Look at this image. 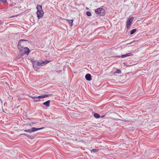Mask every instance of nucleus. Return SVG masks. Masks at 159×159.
<instances>
[{"mask_svg":"<svg viewBox=\"0 0 159 159\" xmlns=\"http://www.w3.org/2000/svg\"><path fill=\"white\" fill-rule=\"evenodd\" d=\"M37 98H38V99H39V98H42V97H41V96H37Z\"/></svg>","mask_w":159,"mask_h":159,"instance_id":"23","label":"nucleus"},{"mask_svg":"<svg viewBox=\"0 0 159 159\" xmlns=\"http://www.w3.org/2000/svg\"><path fill=\"white\" fill-rule=\"evenodd\" d=\"M94 116L96 118H98L100 117V115L98 113H95L94 115Z\"/></svg>","mask_w":159,"mask_h":159,"instance_id":"13","label":"nucleus"},{"mask_svg":"<svg viewBox=\"0 0 159 159\" xmlns=\"http://www.w3.org/2000/svg\"><path fill=\"white\" fill-rule=\"evenodd\" d=\"M30 97L32 98L34 100V99H35L36 98V97H35V96H30Z\"/></svg>","mask_w":159,"mask_h":159,"instance_id":"22","label":"nucleus"},{"mask_svg":"<svg viewBox=\"0 0 159 159\" xmlns=\"http://www.w3.org/2000/svg\"><path fill=\"white\" fill-rule=\"evenodd\" d=\"M34 101L35 102H38L40 101V100L39 99H38V98H37V97H36V98L34 99Z\"/></svg>","mask_w":159,"mask_h":159,"instance_id":"20","label":"nucleus"},{"mask_svg":"<svg viewBox=\"0 0 159 159\" xmlns=\"http://www.w3.org/2000/svg\"><path fill=\"white\" fill-rule=\"evenodd\" d=\"M95 12L97 14L100 16H103L105 15V11L102 8H98L95 10Z\"/></svg>","mask_w":159,"mask_h":159,"instance_id":"3","label":"nucleus"},{"mask_svg":"<svg viewBox=\"0 0 159 159\" xmlns=\"http://www.w3.org/2000/svg\"><path fill=\"white\" fill-rule=\"evenodd\" d=\"M23 134L25 135V136H27L30 139H33L34 138V136L33 135H30L27 134Z\"/></svg>","mask_w":159,"mask_h":159,"instance_id":"12","label":"nucleus"},{"mask_svg":"<svg viewBox=\"0 0 159 159\" xmlns=\"http://www.w3.org/2000/svg\"><path fill=\"white\" fill-rule=\"evenodd\" d=\"M86 15L87 16H91V13L89 11H87L86 13Z\"/></svg>","mask_w":159,"mask_h":159,"instance_id":"15","label":"nucleus"},{"mask_svg":"<svg viewBox=\"0 0 159 159\" xmlns=\"http://www.w3.org/2000/svg\"><path fill=\"white\" fill-rule=\"evenodd\" d=\"M6 2V0H0V3H4L5 2Z\"/></svg>","mask_w":159,"mask_h":159,"instance_id":"19","label":"nucleus"},{"mask_svg":"<svg viewBox=\"0 0 159 159\" xmlns=\"http://www.w3.org/2000/svg\"><path fill=\"white\" fill-rule=\"evenodd\" d=\"M50 61H31L34 69L36 71L39 69L40 67H39V66H43L48 63Z\"/></svg>","mask_w":159,"mask_h":159,"instance_id":"1","label":"nucleus"},{"mask_svg":"<svg viewBox=\"0 0 159 159\" xmlns=\"http://www.w3.org/2000/svg\"><path fill=\"white\" fill-rule=\"evenodd\" d=\"M26 40H25L23 39H21L19 40V41L18 42V43L17 45V47L18 48V49L21 51V50L23 49V48L24 47H23L22 45H21V42L23 41H26Z\"/></svg>","mask_w":159,"mask_h":159,"instance_id":"6","label":"nucleus"},{"mask_svg":"<svg viewBox=\"0 0 159 159\" xmlns=\"http://www.w3.org/2000/svg\"><path fill=\"white\" fill-rule=\"evenodd\" d=\"M136 29H134L131 30V31H130V34L131 35L132 34H134V33H135L136 31Z\"/></svg>","mask_w":159,"mask_h":159,"instance_id":"14","label":"nucleus"},{"mask_svg":"<svg viewBox=\"0 0 159 159\" xmlns=\"http://www.w3.org/2000/svg\"><path fill=\"white\" fill-rule=\"evenodd\" d=\"M103 116H101V117H103Z\"/></svg>","mask_w":159,"mask_h":159,"instance_id":"27","label":"nucleus"},{"mask_svg":"<svg viewBox=\"0 0 159 159\" xmlns=\"http://www.w3.org/2000/svg\"><path fill=\"white\" fill-rule=\"evenodd\" d=\"M48 96L49 95L47 94H45L41 96V97H42V98H47L48 97Z\"/></svg>","mask_w":159,"mask_h":159,"instance_id":"17","label":"nucleus"},{"mask_svg":"<svg viewBox=\"0 0 159 159\" xmlns=\"http://www.w3.org/2000/svg\"><path fill=\"white\" fill-rule=\"evenodd\" d=\"M61 70H60L59 71V72H61Z\"/></svg>","mask_w":159,"mask_h":159,"instance_id":"26","label":"nucleus"},{"mask_svg":"<svg viewBox=\"0 0 159 159\" xmlns=\"http://www.w3.org/2000/svg\"><path fill=\"white\" fill-rule=\"evenodd\" d=\"M36 8L37 10V17L39 19H40L43 16L44 14V12L42 9V6L40 5H38L37 6Z\"/></svg>","mask_w":159,"mask_h":159,"instance_id":"2","label":"nucleus"},{"mask_svg":"<svg viewBox=\"0 0 159 159\" xmlns=\"http://www.w3.org/2000/svg\"><path fill=\"white\" fill-rule=\"evenodd\" d=\"M132 55L131 54V53H128V54H125V55H122L121 56V57L122 58H125V57H127L128 56H131V55Z\"/></svg>","mask_w":159,"mask_h":159,"instance_id":"10","label":"nucleus"},{"mask_svg":"<svg viewBox=\"0 0 159 159\" xmlns=\"http://www.w3.org/2000/svg\"><path fill=\"white\" fill-rule=\"evenodd\" d=\"M98 150H98V149H93L91 150V152H97Z\"/></svg>","mask_w":159,"mask_h":159,"instance_id":"18","label":"nucleus"},{"mask_svg":"<svg viewBox=\"0 0 159 159\" xmlns=\"http://www.w3.org/2000/svg\"><path fill=\"white\" fill-rule=\"evenodd\" d=\"M134 19L133 17H131L128 19L127 22L126 27L128 29H129L130 27L132 22Z\"/></svg>","mask_w":159,"mask_h":159,"instance_id":"5","label":"nucleus"},{"mask_svg":"<svg viewBox=\"0 0 159 159\" xmlns=\"http://www.w3.org/2000/svg\"><path fill=\"white\" fill-rule=\"evenodd\" d=\"M50 100H48L47 101L43 102V104L48 107H49L50 106Z\"/></svg>","mask_w":159,"mask_h":159,"instance_id":"9","label":"nucleus"},{"mask_svg":"<svg viewBox=\"0 0 159 159\" xmlns=\"http://www.w3.org/2000/svg\"><path fill=\"white\" fill-rule=\"evenodd\" d=\"M30 51L29 49L28 48H25L23 49L19 52V55L20 56H24L25 54L27 53L28 54Z\"/></svg>","mask_w":159,"mask_h":159,"instance_id":"4","label":"nucleus"},{"mask_svg":"<svg viewBox=\"0 0 159 159\" xmlns=\"http://www.w3.org/2000/svg\"><path fill=\"white\" fill-rule=\"evenodd\" d=\"M120 57H121V56H115V57H116V58H120Z\"/></svg>","mask_w":159,"mask_h":159,"instance_id":"24","label":"nucleus"},{"mask_svg":"<svg viewBox=\"0 0 159 159\" xmlns=\"http://www.w3.org/2000/svg\"><path fill=\"white\" fill-rule=\"evenodd\" d=\"M26 132H28L29 133H31L32 132V129H25L24 130Z\"/></svg>","mask_w":159,"mask_h":159,"instance_id":"16","label":"nucleus"},{"mask_svg":"<svg viewBox=\"0 0 159 159\" xmlns=\"http://www.w3.org/2000/svg\"><path fill=\"white\" fill-rule=\"evenodd\" d=\"M20 58V55L19 56L17 57V59H19Z\"/></svg>","mask_w":159,"mask_h":159,"instance_id":"25","label":"nucleus"},{"mask_svg":"<svg viewBox=\"0 0 159 159\" xmlns=\"http://www.w3.org/2000/svg\"><path fill=\"white\" fill-rule=\"evenodd\" d=\"M115 73H121V71L120 70L117 69L115 71Z\"/></svg>","mask_w":159,"mask_h":159,"instance_id":"21","label":"nucleus"},{"mask_svg":"<svg viewBox=\"0 0 159 159\" xmlns=\"http://www.w3.org/2000/svg\"><path fill=\"white\" fill-rule=\"evenodd\" d=\"M43 128V127H42V128H35V127H33L31 129L32 131V132H34V131H36L38 130H40V129H42Z\"/></svg>","mask_w":159,"mask_h":159,"instance_id":"8","label":"nucleus"},{"mask_svg":"<svg viewBox=\"0 0 159 159\" xmlns=\"http://www.w3.org/2000/svg\"><path fill=\"white\" fill-rule=\"evenodd\" d=\"M66 20L70 24V26H72L73 25V20H69L68 19H66Z\"/></svg>","mask_w":159,"mask_h":159,"instance_id":"11","label":"nucleus"},{"mask_svg":"<svg viewBox=\"0 0 159 159\" xmlns=\"http://www.w3.org/2000/svg\"><path fill=\"white\" fill-rule=\"evenodd\" d=\"M85 79L88 80L90 81L91 80V75L90 74H87L85 76Z\"/></svg>","mask_w":159,"mask_h":159,"instance_id":"7","label":"nucleus"}]
</instances>
